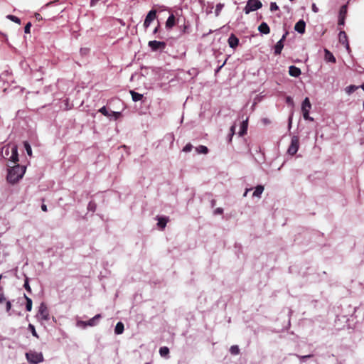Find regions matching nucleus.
I'll return each instance as SVG.
<instances>
[{
	"mask_svg": "<svg viewBox=\"0 0 364 364\" xmlns=\"http://www.w3.org/2000/svg\"><path fill=\"white\" fill-rule=\"evenodd\" d=\"M196 151L198 154H206L208 152V149L203 145H200L196 148Z\"/></svg>",
	"mask_w": 364,
	"mask_h": 364,
	"instance_id": "393cba45",
	"label": "nucleus"
},
{
	"mask_svg": "<svg viewBox=\"0 0 364 364\" xmlns=\"http://www.w3.org/2000/svg\"><path fill=\"white\" fill-rule=\"evenodd\" d=\"M251 189L250 188H247L243 194V196L244 197H246L247 196V193L250 191Z\"/></svg>",
	"mask_w": 364,
	"mask_h": 364,
	"instance_id": "4d7b16f0",
	"label": "nucleus"
},
{
	"mask_svg": "<svg viewBox=\"0 0 364 364\" xmlns=\"http://www.w3.org/2000/svg\"><path fill=\"white\" fill-rule=\"evenodd\" d=\"M157 29H158L157 28H156L154 29V33H156V32L157 31Z\"/></svg>",
	"mask_w": 364,
	"mask_h": 364,
	"instance_id": "052dcab7",
	"label": "nucleus"
},
{
	"mask_svg": "<svg viewBox=\"0 0 364 364\" xmlns=\"http://www.w3.org/2000/svg\"><path fill=\"white\" fill-rule=\"evenodd\" d=\"M41 209H42L43 211L46 212V211H47V206L43 204V205H41Z\"/></svg>",
	"mask_w": 364,
	"mask_h": 364,
	"instance_id": "6e6d98bb",
	"label": "nucleus"
},
{
	"mask_svg": "<svg viewBox=\"0 0 364 364\" xmlns=\"http://www.w3.org/2000/svg\"><path fill=\"white\" fill-rule=\"evenodd\" d=\"M6 18H7L8 19L11 20V21L15 22V23H18V24H20V23H21V20H20V18H18V17H16V16H13V15H8V16H6Z\"/></svg>",
	"mask_w": 364,
	"mask_h": 364,
	"instance_id": "473e14b6",
	"label": "nucleus"
},
{
	"mask_svg": "<svg viewBox=\"0 0 364 364\" xmlns=\"http://www.w3.org/2000/svg\"><path fill=\"white\" fill-rule=\"evenodd\" d=\"M109 113L111 114L110 117H114V119H117L121 116L120 112L111 111Z\"/></svg>",
	"mask_w": 364,
	"mask_h": 364,
	"instance_id": "4c0bfd02",
	"label": "nucleus"
},
{
	"mask_svg": "<svg viewBox=\"0 0 364 364\" xmlns=\"http://www.w3.org/2000/svg\"><path fill=\"white\" fill-rule=\"evenodd\" d=\"M302 114H303V117L304 118V119L314 121V118L309 116V112H302Z\"/></svg>",
	"mask_w": 364,
	"mask_h": 364,
	"instance_id": "58836bf2",
	"label": "nucleus"
},
{
	"mask_svg": "<svg viewBox=\"0 0 364 364\" xmlns=\"http://www.w3.org/2000/svg\"><path fill=\"white\" fill-rule=\"evenodd\" d=\"M167 222H168V219L166 218L160 217V218H158L157 225L161 228L164 229L166 227Z\"/></svg>",
	"mask_w": 364,
	"mask_h": 364,
	"instance_id": "b1692460",
	"label": "nucleus"
},
{
	"mask_svg": "<svg viewBox=\"0 0 364 364\" xmlns=\"http://www.w3.org/2000/svg\"><path fill=\"white\" fill-rule=\"evenodd\" d=\"M124 324L122 322H118L116 324L115 328H114V333L117 335L122 334L124 331Z\"/></svg>",
	"mask_w": 364,
	"mask_h": 364,
	"instance_id": "6ab92c4d",
	"label": "nucleus"
},
{
	"mask_svg": "<svg viewBox=\"0 0 364 364\" xmlns=\"http://www.w3.org/2000/svg\"><path fill=\"white\" fill-rule=\"evenodd\" d=\"M24 288L28 291V292H31V287L29 285V283H28V277H26V279H25V282H24V285H23Z\"/></svg>",
	"mask_w": 364,
	"mask_h": 364,
	"instance_id": "ea45409f",
	"label": "nucleus"
},
{
	"mask_svg": "<svg viewBox=\"0 0 364 364\" xmlns=\"http://www.w3.org/2000/svg\"><path fill=\"white\" fill-rule=\"evenodd\" d=\"M306 23L303 20L299 21L294 26V30L299 33H304L305 32Z\"/></svg>",
	"mask_w": 364,
	"mask_h": 364,
	"instance_id": "9d476101",
	"label": "nucleus"
},
{
	"mask_svg": "<svg viewBox=\"0 0 364 364\" xmlns=\"http://www.w3.org/2000/svg\"><path fill=\"white\" fill-rule=\"evenodd\" d=\"M9 153H11V146H5L3 148L2 155L4 157L8 156L9 155Z\"/></svg>",
	"mask_w": 364,
	"mask_h": 364,
	"instance_id": "f704fd0d",
	"label": "nucleus"
},
{
	"mask_svg": "<svg viewBox=\"0 0 364 364\" xmlns=\"http://www.w3.org/2000/svg\"><path fill=\"white\" fill-rule=\"evenodd\" d=\"M239 43V39L234 35L231 34L228 38V44L230 48H235Z\"/></svg>",
	"mask_w": 364,
	"mask_h": 364,
	"instance_id": "f8f14e48",
	"label": "nucleus"
},
{
	"mask_svg": "<svg viewBox=\"0 0 364 364\" xmlns=\"http://www.w3.org/2000/svg\"><path fill=\"white\" fill-rule=\"evenodd\" d=\"M279 9V6L275 2H271L270 4V11H274Z\"/></svg>",
	"mask_w": 364,
	"mask_h": 364,
	"instance_id": "79ce46f5",
	"label": "nucleus"
},
{
	"mask_svg": "<svg viewBox=\"0 0 364 364\" xmlns=\"http://www.w3.org/2000/svg\"><path fill=\"white\" fill-rule=\"evenodd\" d=\"M283 48L284 43L282 41H278L274 46V53L276 55L280 54Z\"/></svg>",
	"mask_w": 364,
	"mask_h": 364,
	"instance_id": "4be33fe9",
	"label": "nucleus"
},
{
	"mask_svg": "<svg viewBox=\"0 0 364 364\" xmlns=\"http://www.w3.org/2000/svg\"><path fill=\"white\" fill-rule=\"evenodd\" d=\"M28 328L30 329V331H31V333L33 336L36 337V338H38V335L36 331V328L34 327V326L33 324H29L28 325Z\"/></svg>",
	"mask_w": 364,
	"mask_h": 364,
	"instance_id": "e433bc0d",
	"label": "nucleus"
},
{
	"mask_svg": "<svg viewBox=\"0 0 364 364\" xmlns=\"http://www.w3.org/2000/svg\"><path fill=\"white\" fill-rule=\"evenodd\" d=\"M130 93H131V95H132V100L134 102L139 101L143 97V95L137 93V92H136L132 90V91H130Z\"/></svg>",
	"mask_w": 364,
	"mask_h": 364,
	"instance_id": "5701e85b",
	"label": "nucleus"
},
{
	"mask_svg": "<svg viewBox=\"0 0 364 364\" xmlns=\"http://www.w3.org/2000/svg\"><path fill=\"white\" fill-rule=\"evenodd\" d=\"M58 4V0L50 1V2L45 4L44 6H43L40 9V11L43 12L48 9H50V11H49L48 12V16H51L52 15L56 14L58 11V10H57L54 8Z\"/></svg>",
	"mask_w": 364,
	"mask_h": 364,
	"instance_id": "39448f33",
	"label": "nucleus"
},
{
	"mask_svg": "<svg viewBox=\"0 0 364 364\" xmlns=\"http://www.w3.org/2000/svg\"><path fill=\"white\" fill-rule=\"evenodd\" d=\"M4 301H5V297L3 294H0V303H2Z\"/></svg>",
	"mask_w": 364,
	"mask_h": 364,
	"instance_id": "5fc2aeb1",
	"label": "nucleus"
},
{
	"mask_svg": "<svg viewBox=\"0 0 364 364\" xmlns=\"http://www.w3.org/2000/svg\"><path fill=\"white\" fill-rule=\"evenodd\" d=\"M325 55L324 59L327 62L336 63V58L327 49L324 50Z\"/></svg>",
	"mask_w": 364,
	"mask_h": 364,
	"instance_id": "dca6fc26",
	"label": "nucleus"
},
{
	"mask_svg": "<svg viewBox=\"0 0 364 364\" xmlns=\"http://www.w3.org/2000/svg\"><path fill=\"white\" fill-rule=\"evenodd\" d=\"M156 11L155 10H151L146 16V18L144 22V26L146 28H148L151 23L156 18Z\"/></svg>",
	"mask_w": 364,
	"mask_h": 364,
	"instance_id": "0eeeda50",
	"label": "nucleus"
},
{
	"mask_svg": "<svg viewBox=\"0 0 364 364\" xmlns=\"http://www.w3.org/2000/svg\"><path fill=\"white\" fill-rule=\"evenodd\" d=\"M346 13H347V6L346 5L342 6L340 9V12H339L340 17H345Z\"/></svg>",
	"mask_w": 364,
	"mask_h": 364,
	"instance_id": "c9c22d12",
	"label": "nucleus"
},
{
	"mask_svg": "<svg viewBox=\"0 0 364 364\" xmlns=\"http://www.w3.org/2000/svg\"><path fill=\"white\" fill-rule=\"evenodd\" d=\"M287 103H293V101H292V99L291 97H287Z\"/></svg>",
	"mask_w": 364,
	"mask_h": 364,
	"instance_id": "864d4df0",
	"label": "nucleus"
},
{
	"mask_svg": "<svg viewBox=\"0 0 364 364\" xmlns=\"http://www.w3.org/2000/svg\"><path fill=\"white\" fill-rule=\"evenodd\" d=\"M291 118L289 119V124H291Z\"/></svg>",
	"mask_w": 364,
	"mask_h": 364,
	"instance_id": "680f3d73",
	"label": "nucleus"
},
{
	"mask_svg": "<svg viewBox=\"0 0 364 364\" xmlns=\"http://www.w3.org/2000/svg\"><path fill=\"white\" fill-rule=\"evenodd\" d=\"M99 112L100 113H102L104 116H106L107 117H109L110 118V116H111V114L109 113L110 112H109L106 107L105 106H103L102 107H101L100 109H99Z\"/></svg>",
	"mask_w": 364,
	"mask_h": 364,
	"instance_id": "c756f323",
	"label": "nucleus"
},
{
	"mask_svg": "<svg viewBox=\"0 0 364 364\" xmlns=\"http://www.w3.org/2000/svg\"><path fill=\"white\" fill-rule=\"evenodd\" d=\"M101 318L100 314L95 315L93 318H90L87 321V324L89 326H94L97 324V321Z\"/></svg>",
	"mask_w": 364,
	"mask_h": 364,
	"instance_id": "aec40b11",
	"label": "nucleus"
},
{
	"mask_svg": "<svg viewBox=\"0 0 364 364\" xmlns=\"http://www.w3.org/2000/svg\"><path fill=\"white\" fill-rule=\"evenodd\" d=\"M26 172V166L15 165L8 169L7 181L9 183L14 184L21 179Z\"/></svg>",
	"mask_w": 364,
	"mask_h": 364,
	"instance_id": "f257e3e1",
	"label": "nucleus"
},
{
	"mask_svg": "<svg viewBox=\"0 0 364 364\" xmlns=\"http://www.w3.org/2000/svg\"><path fill=\"white\" fill-rule=\"evenodd\" d=\"M175 24V17L173 14L170 15L166 20V26L167 28H172Z\"/></svg>",
	"mask_w": 364,
	"mask_h": 364,
	"instance_id": "412c9836",
	"label": "nucleus"
},
{
	"mask_svg": "<svg viewBox=\"0 0 364 364\" xmlns=\"http://www.w3.org/2000/svg\"><path fill=\"white\" fill-rule=\"evenodd\" d=\"M223 7H224V4L222 3H219L216 5L215 10V14L216 16H218L220 15V13L222 11V9H223Z\"/></svg>",
	"mask_w": 364,
	"mask_h": 364,
	"instance_id": "cd10ccee",
	"label": "nucleus"
},
{
	"mask_svg": "<svg viewBox=\"0 0 364 364\" xmlns=\"http://www.w3.org/2000/svg\"><path fill=\"white\" fill-rule=\"evenodd\" d=\"M31 23L28 22L25 28H24V32L25 33H30V29H31Z\"/></svg>",
	"mask_w": 364,
	"mask_h": 364,
	"instance_id": "37998d69",
	"label": "nucleus"
},
{
	"mask_svg": "<svg viewBox=\"0 0 364 364\" xmlns=\"http://www.w3.org/2000/svg\"><path fill=\"white\" fill-rule=\"evenodd\" d=\"M76 326L82 328H85L87 326H89L87 324V321H83L81 320H77Z\"/></svg>",
	"mask_w": 364,
	"mask_h": 364,
	"instance_id": "c85d7f7f",
	"label": "nucleus"
},
{
	"mask_svg": "<svg viewBox=\"0 0 364 364\" xmlns=\"http://www.w3.org/2000/svg\"><path fill=\"white\" fill-rule=\"evenodd\" d=\"M339 41L342 44L345 45L346 49L349 50L350 47L348 43L347 36L344 31H341L339 33Z\"/></svg>",
	"mask_w": 364,
	"mask_h": 364,
	"instance_id": "4468645a",
	"label": "nucleus"
},
{
	"mask_svg": "<svg viewBox=\"0 0 364 364\" xmlns=\"http://www.w3.org/2000/svg\"><path fill=\"white\" fill-rule=\"evenodd\" d=\"M312 11L314 12V13H317L318 11V7L316 6L315 4H312Z\"/></svg>",
	"mask_w": 364,
	"mask_h": 364,
	"instance_id": "49530a36",
	"label": "nucleus"
},
{
	"mask_svg": "<svg viewBox=\"0 0 364 364\" xmlns=\"http://www.w3.org/2000/svg\"><path fill=\"white\" fill-rule=\"evenodd\" d=\"M27 360L31 364H38L43 361V355L42 353L36 351H29L26 353Z\"/></svg>",
	"mask_w": 364,
	"mask_h": 364,
	"instance_id": "f03ea898",
	"label": "nucleus"
},
{
	"mask_svg": "<svg viewBox=\"0 0 364 364\" xmlns=\"http://www.w3.org/2000/svg\"><path fill=\"white\" fill-rule=\"evenodd\" d=\"M301 70L299 68H297L294 65L289 66V74L291 76L297 77L301 75Z\"/></svg>",
	"mask_w": 364,
	"mask_h": 364,
	"instance_id": "9b49d317",
	"label": "nucleus"
},
{
	"mask_svg": "<svg viewBox=\"0 0 364 364\" xmlns=\"http://www.w3.org/2000/svg\"><path fill=\"white\" fill-rule=\"evenodd\" d=\"M193 149V146L191 144H187L183 149L184 152H190Z\"/></svg>",
	"mask_w": 364,
	"mask_h": 364,
	"instance_id": "a19ab883",
	"label": "nucleus"
},
{
	"mask_svg": "<svg viewBox=\"0 0 364 364\" xmlns=\"http://www.w3.org/2000/svg\"><path fill=\"white\" fill-rule=\"evenodd\" d=\"M262 6V4L259 0H248L244 8V12L245 14H249L250 12L259 9Z\"/></svg>",
	"mask_w": 364,
	"mask_h": 364,
	"instance_id": "7ed1b4c3",
	"label": "nucleus"
},
{
	"mask_svg": "<svg viewBox=\"0 0 364 364\" xmlns=\"http://www.w3.org/2000/svg\"><path fill=\"white\" fill-rule=\"evenodd\" d=\"M339 24H341V25L344 24V17L339 16Z\"/></svg>",
	"mask_w": 364,
	"mask_h": 364,
	"instance_id": "603ef678",
	"label": "nucleus"
},
{
	"mask_svg": "<svg viewBox=\"0 0 364 364\" xmlns=\"http://www.w3.org/2000/svg\"><path fill=\"white\" fill-rule=\"evenodd\" d=\"M361 88L363 89V90L364 91V83L361 85Z\"/></svg>",
	"mask_w": 364,
	"mask_h": 364,
	"instance_id": "bf43d9fd",
	"label": "nucleus"
},
{
	"mask_svg": "<svg viewBox=\"0 0 364 364\" xmlns=\"http://www.w3.org/2000/svg\"><path fill=\"white\" fill-rule=\"evenodd\" d=\"M24 148L26 151L27 154L31 156L32 155V149L30 144L27 141L24 142Z\"/></svg>",
	"mask_w": 364,
	"mask_h": 364,
	"instance_id": "72a5a7b5",
	"label": "nucleus"
},
{
	"mask_svg": "<svg viewBox=\"0 0 364 364\" xmlns=\"http://www.w3.org/2000/svg\"><path fill=\"white\" fill-rule=\"evenodd\" d=\"M235 126H232V127H231V128H230V132H231V134H230V136H232V135L234 134V133H235ZM231 137H232V136H230V140H231Z\"/></svg>",
	"mask_w": 364,
	"mask_h": 364,
	"instance_id": "8fccbe9b",
	"label": "nucleus"
},
{
	"mask_svg": "<svg viewBox=\"0 0 364 364\" xmlns=\"http://www.w3.org/2000/svg\"><path fill=\"white\" fill-rule=\"evenodd\" d=\"M310 357H311V355H307L301 356V359H306V358H310Z\"/></svg>",
	"mask_w": 364,
	"mask_h": 364,
	"instance_id": "13d9d810",
	"label": "nucleus"
},
{
	"mask_svg": "<svg viewBox=\"0 0 364 364\" xmlns=\"http://www.w3.org/2000/svg\"><path fill=\"white\" fill-rule=\"evenodd\" d=\"M11 308V304L9 301H8L6 302V311H10Z\"/></svg>",
	"mask_w": 364,
	"mask_h": 364,
	"instance_id": "de8ad7c7",
	"label": "nucleus"
},
{
	"mask_svg": "<svg viewBox=\"0 0 364 364\" xmlns=\"http://www.w3.org/2000/svg\"><path fill=\"white\" fill-rule=\"evenodd\" d=\"M288 33L286 32L282 37V38L279 41H282V43L284 42V41L285 40L287 36Z\"/></svg>",
	"mask_w": 364,
	"mask_h": 364,
	"instance_id": "3c124183",
	"label": "nucleus"
},
{
	"mask_svg": "<svg viewBox=\"0 0 364 364\" xmlns=\"http://www.w3.org/2000/svg\"><path fill=\"white\" fill-rule=\"evenodd\" d=\"M223 213V209L222 208H217L215 210H214V214L215 215H220Z\"/></svg>",
	"mask_w": 364,
	"mask_h": 364,
	"instance_id": "c03bdc74",
	"label": "nucleus"
},
{
	"mask_svg": "<svg viewBox=\"0 0 364 364\" xmlns=\"http://www.w3.org/2000/svg\"><path fill=\"white\" fill-rule=\"evenodd\" d=\"M299 148V139L297 136L291 137V144L287 149V154L294 156Z\"/></svg>",
	"mask_w": 364,
	"mask_h": 364,
	"instance_id": "20e7f679",
	"label": "nucleus"
},
{
	"mask_svg": "<svg viewBox=\"0 0 364 364\" xmlns=\"http://www.w3.org/2000/svg\"><path fill=\"white\" fill-rule=\"evenodd\" d=\"M34 16H35L36 19L38 21H41L43 19L41 15L38 13H36Z\"/></svg>",
	"mask_w": 364,
	"mask_h": 364,
	"instance_id": "a18cd8bd",
	"label": "nucleus"
},
{
	"mask_svg": "<svg viewBox=\"0 0 364 364\" xmlns=\"http://www.w3.org/2000/svg\"><path fill=\"white\" fill-rule=\"evenodd\" d=\"M24 297L26 300V311H31L32 310V305H33L32 300L31 298L27 296L26 294H24Z\"/></svg>",
	"mask_w": 364,
	"mask_h": 364,
	"instance_id": "a878e982",
	"label": "nucleus"
},
{
	"mask_svg": "<svg viewBox=\"0 0 364 364\" xmlns=\"http://www.w3.org/2000/svg\"><path fill=\"white\" fill-rule=\"evenodd\" d=\"M230 352L232 355H237L240 353V349L237 346H232L230 348Z\"/></svg>",
	"mask_w": 364,
	"mask_h": 364,
	"instance_id": "7c9ffc66",
	"label": "nucleus"
},
{
	"mask_svg": "<svg viewBox=\"0 0 364 364\" xmlns=\"http://www.w3.org/2000/svg\"><path fill=\"white\" fill-rule=\"evenodd\" d=\"M358 89V87L355 85H350L346 87V92L348 95L351 94L354 91H355Z\"/></svg>",
	"mask_w": 364,
	"mask_h": 364,
	"instance_id": "2f4dec72",
	"label": "nucleus"
},
{
	"mask_svg": "<svg viewBox=\"0 0 364 364\" xmlns=\"http://www.w3.org/2000/svg\"><path fill=\"white\" fill-rule=\"evenodd\" d=\"M100 0H91L90 1V5L91 6H94L95 5H96V4Z\"/></svg>",
	"mask_w": 364,
	"mask_h": 364,
	"instance_id": "09e8293b",
	"label": "nucleus"
},
{
	"mask_svg": "<svg viewBox=\"0 0 364 364\" xmlns=\"http://www.w3.org/2000/svg\"><path fill=\"white\" fill-rule=\"evenodd\" d=\"M165 43L162 41H151L149 42V46L153 50H156L165 48Z\"/></svg>",
	"mask_w": 364,
	"mask_h": 364,
	"instance_id": "1a4fd4ad",
	"label": "nucleus"
},
{
	"mask_svg": "<svg viewBox=\"0 0 364 364\" xmlns=\"http://www.w3.org/2000/svg\"><path fill=\"white\" fill-rule=\"evenodd\" d=\"M258 31L263 34H268L270 32V29L267 23L262 22L258 27Z\"/></svg>",
	"mask_w": 364,
	"mask_h": 364,
	"instance_id": "2eb2a0df",
	"label": "nucleus"
},
{
	"mask_svg": "<svg viewBox=\"0 0 364 364\" xmlns=\"http://www.w3.org/2000/svg\"><path fill=\"white\" fill-rule=\"evenodd\" d=\"M9 160L15 164L18 161V149L16 145L11 146V156Z\"/></svg>",
	"mask_w": 364,
	"mask_h": 364,
	"instance_id": "6e6552de",
	"label": "nucleus"
},
{
	"mask_svg": "<svg viewBox=\"0 0 364 364\" xmlns=\"http://www.w3.org/2000/svg\"><path fill=\"white\" fill-rule=\"evenodd\" d=\"M311 109V104L309 101V99L308 97H306L301 104V112H310V109Z\"/></svg>",
	"mask_w": 364,
	"mask_h": 364,
	"instance_id": "ddd939ff",
	"label": "nucleus"
},
{
	"mask_svg": "<svg viewBox=\"0 0 364 364\" xmlns=\"http://www.w3.org/2000/svg\"><path fill=\"white\" fill-rule=\"evenodd\" d=\"M38 315L43 321L49 320V312L46 305L44 303H41L40 304Z\"/></svg>",
	"mask_w": 364,
	"mask_h": 364,
	"instance_id": "423d86ee",
	"label": "nucleus"
},
{
	"mask_svg": "<svg viewBox=\"0 0 364 364\" xmlns=\"http://www.w3.org/2000/svg\"><path fill=\"white\" fill-rule=\"evenodd\" d=\"M264 186H262V185H258L254 192H253V194H252V196L253 197H256V198H260L261 197V195L262 194L263 191H264Z\"/></svg>",
	"mask_w": 364,
	"mask_h": 364,
	"instance_id": "f3484780",
	"label": "nucleus"
},
{
	"mask_svg": "<svg viewBox=\"0 0 364 364\" xmlns=\"http://www.w3.org/2000/svg\"><path fill=\"white\" fill-rule=\"evenodd\" d=\"M159 353H160L161 356H162V357L167 356L168 355V353H169L168 348H167V347H161L159 349Z\"/></svg>",
	"mask_w": 364,
	"mask_h": 364,
	"instance_id": "bb28decb",
	"label": "nucleus"
},
{
	"mask_svg": "<svg viewBox=\"0 0 364 364\" xmlns=\"http://www.w3.org/2000/svg\"><path fill=\"white\" fill-rule=\"evenodd\" d=\"M247 119H246L245 120H243L242 122L241 123L239 135L243 136L244 134H245L247 133Z\"/></svg>",
	"mask_w": 364,
	"mask_h": 364,
	"instance_id": "a211bd4d",
	"label": "nucleus"
}]
</instances>
